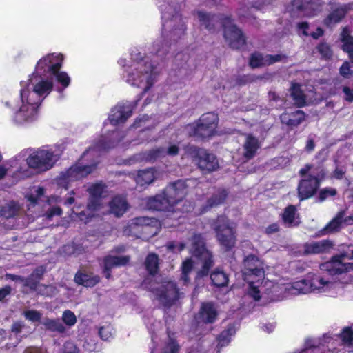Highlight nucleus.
<instances>
[{"mask_svg":"<svg viewBox=\"0 0 353 353\" xmlns=\"http://www.w3.org/2000/svg\"><path fill=\"white\" fill-rule=\"evenodd\" d=\"M63 59V54L52 52L38 60L32 74L20 82V99L23 108L37 109L50 94L54 83L52 77L50 75L60 69Z\"/></svg>","mask_w":353,"mask_h":353,"instance_id":"obj_1","label":"nucleus"},{"mask_svg":"<svg viewBox=\"0 0 353 353\" xmlns=\"http://www.w3.org/2000/svg\"><path fill=\"white\" fill-rule=\"evenodd\" d=\"M119 64L126 68L123 72V79L130 86L142 90V94L148 92L157 81L158 72L148 57L141 53L132 57V62L127 65L125 59H120Z\"/></svg>","mask_w":353,"mask_h":353,"instance_id":"obj_2","label":"nucleus"},{"mask_svg":"<svg viewBox=\"0 0 353 353\" xmlns=\"http://www.w3.org/2000/svg\"><path fill=\"white\" fill-rule=\"evenodd\" d=\"M162 10V38L152 44L151 52L158 57H164L168 51V44L165 40L168 38L176 40L185 31V26L180 14L170 6Z\"/></svg>","mask_w":353,"mask_h":353,"instance_id":"obj_3","label":"nucleus"},{"mask_svg":"<svg viewBox=\"0 0 353 353\" xmlns=\"http://www.w3.org/2000/svg\"><path fill=\"white\" fill-rule=\"evenodd\" d=\"M285 290L292 295L316 292L333 296L341 292V283L330 281L320 275L308 274L305 279L292 283Z\"/></svg>","mask_w":353,"mask_h":353,"instance_id":"obj_4","label":"nucleus"},{"mask_svg":"<svg viewBox=\"0 0 353 353\" xmlns=\"http://www.w3.org/2000/svg\"><path fill=\"white\" fill-rule=\"evenodd\" d=\"M242 271L244 279L249 283L248 294L255 301H259L260 294L265 290L263 282H260L264 278L263 262L255 255H248L243 259Z\"/></svg>","mask_w":353,"mask_h":353,"instance_id":"obj_5","label":"nucleus"},{"mask_svg":"<svg viewBox=\"0 0 353 353\" xmlns=\"http://www.w3.org/2000/svg\"><path fill=\"white\" fill-rule=\"evenodd\" d=\"M217 241L225 251L232 250L236 243V225L225 216H219L211 223Z\"/></svg>","mask_w":353,"mask_h":353,"instance_id":"obj_6","label":"nucleus"},{"mask_svg":"<svg viewBox=\"0 0 353 353\" xmlns=\"http://www.w3.org/2000/svg\"><path fill=\"white\" fill-rule=\"evenodd\" d=\"M299 174L305 176L298 187L299 196L301 200L306 199L314 194L319 186V178L325 174L321 167L314 168L312 165L307 164L300 170Z\"/></svg>","mask_w":353,"mask_h":353,"instance_id":"obj_7","label":"nucleus"},{"mask_svg":"<svg viewBox=\"0 0 353 353\" xmlns=\"http://www.w3.org/2000/svg\"><path fill=\"white\" fill-rule=\"evenodd\" d=\"M143 285L154 293L159 301L166 307L173 305L180 297V293L176 283L170 280H165L161 283L149 281L146 279Z\"/></svg>","mask_w":353,"mask_h":353,"instance_id":"obj_8","label":"nucleus"},{"mask_svg":"<svg viewBox=\"0 0 353 353\" xmlns=\"http://www.w3.org/2000/svg\"><path fill=\"white\" fill-rule=\"evenodd\" d=\"M59 156L52 148L43 147L30 154L26 161L30 168L43 172L51 169L59 159Z\"/></svg>","mask_w":353,"mask_h":353,"instance_id":"obj_9","label":"nucleus"},{"mask_svg":"<svg viewBox=\"0 0 353 353\" xmlns=\"http://www.w3.org/2000/svg\"><path fill=\"white\" fill-rule=\"evenodd\" d=\"M218 118L214 112L204 113L199 122L187 127L190 135L199 138H208L214 134L217 125Z\"/></svg>","mask_w":353,"mask_h":353,"instance_id":"obj_10","label":"nucleus"},{"mask_svg":"<svg viewBox=\"0 0 353 353\" xmlns=\"http://www.w3.org/2000/svg\"><path fill=\"white\" fill-rule=\"evenodd\" d=\"M190 250L192 255L203 261L202 269L198 272L199 276L208 274L210 268L213 265L212 255L205 246L201 234H194L191 239Z\"/></svg>","mask_w":353,"mask_h":353,"instance_id":"obj_11","label":"nucleus"},{"mask_svg":"<svg viewBox=\"0 0 353 353\" xmlns=\"http://www.w3.org/2000/svg\"><path fill=\"white\" fill-rule=\"evenodd\" d=\"M98 162L89 165H82L80 163L72 165L66 171L61 173L59 179V185L68 189V183L81 180L92 173L97 167Z\"/></svg>","mask_w":353,"mask_h":353,"instance_id":"obj_12","label":"nucleus"},{"mask_svg":"<svg viewBox=\"0 0 353 353\" xmlns=\"http://www.w3.org/2000/svg\"><path fill=\"white\" fill-rule=\"evenodd\" d=\"M290 94L294 104L299 108L317 101L323 97L319 92H314L305 85L296 83H292Z\"/></svg>","mask_w":353,"mask_h":353,"instance_id":"obj_13","label":"nucleus"},{"mask_svg":"<svg viewBox=\"0 0 353 353\" xmlns=\"http://www.w3.org/2000/svg\"><path fill=\"white\" fill-rule=\"evenodd\" d=\"M194 182V180L190 179L185 181L179 180L167 186L163 192L170 201H173V205L175 207L185 198L187 188Z\"/></svg>","mask_w":353,"mask_h":353,"instance_id":"obj_14","label":"nucleus"},{"mask_svg":"<svg viewBox=\"0 0 353 353\" xmlns=\"http://www.w3.org/2000/svg\"><path fill=\"white\" fill-rule=\"evenodd\" d=\"M105 185L101 182L92 184L88 188L90 197L87 204V211L89 216L98 215V212L101 210V197L105 192Z\"/></svg>","mask_w":353,"mask_h":353,"instance_id":"obj_15","label":"nucleus"},{"mask_svg":"<svg viewBox=\"0 0 353 353\" xmlns=\"http://www.w3.org/2000/svg\"><path fill=\"white\" fill-rule=\"evenodd\" d=\"M346 257L353 259V245H348L345 254L341 256L334 257L330 261L323 264V267L330 272L332 274H342L350 270H353L352 263H345L342 261V258Z\"/></svg>","mask_w":353,"mask_h":353,"instance_id":"obj_16","label":"nucleus"},{"mask_svg":"<svg viewBox=\"0 0 353 353\" xmlns=\"http://www.w3.org/2000/svg\"><path fill=\"white\" fill-rule=\"evenodd\" d=\"M224 37L229 45L234 48H239L245 43V38L241 31L238 29L228 17L223 21Z\"/></svg>","mask_w":353,"mask_h":353,"instance_id":"obj_17","label":"nucleus"},{"mask_svg":"<svg viewBox=\"0 0 353 353\" xmlns=\"http://www.w3.org/2000/svg\"><path fill=\"white\" fill-rule=\"evenodd\" d=\"M196 163L199 168L206 172H212L219 168V163L214 154L203 149H196Z\"/></svg>","mask_w":353,"mask_h":353,"instance_id":"obj_18","label":"nucleus"},{"mask_svg":"<svg viewBox=\"0 0 353 353\" xmlns=\"http://www.w3.org/2000/svg\"><path fill=\"white\" fill-rule=\"evenodd\" d=\"M147 206L149 209L154 210L175 212L173 201H170L163 192L149 198L147 201Z\"/></svg>","mask_w":353,"mask_h":353,"instance_id":"obj_19","label":"nucleus"},{"mask_svg":"<svg viewBox=\"0 0 353 353\" xmlns=\"http://www.w3.org/2000/svg\"><path fill=\"white\" fill-rule=\"evenodd\" d=\"M179 151V147L177 144L170 143L165 148H159L149 151L148 153L144 154V156L141 159L152 161L156 159L165 157L166 155L175 156L178 154Z\"/></svg>","mask_w":353,"mask_h":353,"instance_id":"obj_20","label":"nucleus"},{"mask_svg":"<svg viewBox=\"0 0 353 353\" xmlns=\"http://www.w3.org/2000/svg\"><path fill=\"white\" fill-rule=\"evenodd\" d=\"M333 247L334 244L330 240L312 241L304 245V252L307 254H323L330 252Z\"/></svg>","mask_w":353,"mask_h":353,"instance_id":"obj_21","label":"nucleus"},{"mask_svg":"<svg viewBox=\"0 0 353 353\" xmlns=\"http://www.w3.org/2000/svg\"><path fill=\"white\" fill-rule=\"evenodd\" d=\"M130 261L128 256H107L103 259V273L107 279L111 276V270L113 268L126 265Z\"/></svg>","mask_w":353,"mask_h":353,"instance_id":"obj_22","label":"nucleus"},{"mask_svg":"<svg viewBox=\"0 0 353 353\" xmlns=\"http://www.w3.org/2000/svg\"><path fill=\"white\" fill-rule=\"evenodd\" d=\"M109 213L117 217L122 216L128 210L129 204L124 196L117 195L109 202Z\"/></svg>","mask_w":353,"mask_h":353,"instance_id":"obj_23","label":"nucleus"},{"mask_svg":"<svg viewBox=\"0 0 353 353\" xmlns=\"http://www.w3.org/2000/svg\"><path fill=\"white\" fill-rule=\"evenodd\" d=\"M50 77H52L53 89L57 92H63L70 84L71 79L68 74L64 71L57 70Z\"/></svg>","mask_w":353,"mask_h":353,"instance_id":"obj_24","label":"nucleus"},{"mask_svg":"<svg viewBox=\"0 0 353 353\" xmlns=\"http://www.w3.org/2000/svg\"><path fill=\"white\" fill-rule=\"evenodd\" d=\"M259 147L260 144L258 139L253 137L252 134H247L243 145V156L245 160L253 158Z\"/></svg>","mask_w":353,"mask_h":353,"instance_id":"obj_25","label":"nucleus"},{"mask_svg":"<svg viewBox=\"0 0 353 353\" xmlns=\"http://www.w3.org/2000/svg\"><path fill=\"white\" fill-rule=\"evenodd\" d=\"M281 56H272V55H265L263 56L260 53H254L252 54L250 60V65L252 68H258L266 65L272 64L276 61L280 60Z\"/></svg>","mask_w":353,"mask_h":353,"instance_id":"obj_26","label":"nucleus"},{"mask_svg":"<svg viewBox=\"0 0 353 353\" xmlns=\"http://www.w3.org/2000/svg\"><path fill=\"white\" fill-rule=\"evenodd\" d=\"M282 123L291 128L297 126L305 119L304 112H284L280 117Z\"/></svg>","mask_w":353,"mask_h":353,"instance_id":"obj_27","label":"nucleus"},{"mask_svg":"<svg viewBox=\"0 0 353 353\" xmlns=\"http://www.w3.org/2000/svg\"><path fill=\"white\" fill-rule=\"evenodd\" d=\"M201 320L208 323H212L217 317V310L211 303H203L200 310Z\"/></svg>","mask_w":353,"mask_h":353,"instance_id":"obj_28","label":"nucleus"},{"mask_svg":"<svg viewBox=\"0 0 353 353\" xmlns=\"http://www.w3.org/2000/svg\"><path fill=\"white\" fill-rule=\"evenodd\" d=\"M151 220L145 217H137L132 219L128 225L124 229L123 232L126 235H132L134 234L132 230H136L137 228L142 227L143 230L146 232L149 228V225L150 223Z\"/></svg>","mask_w":353,"mask_h":353,"instance_id":"obj_29","label":"nucleus"},{"mask_svg":"<svg viewBox=\"0 0 353 353\" xmlns=\"http://www.w3.org/2000/svg\"><path fill=\"white\" fill-rule=\"evenodd\" d=\"M345 212L341 211L337 213L336 216L332 219L323 228V234H328L339 231L343 223V216Z\"/></svg>","mask_w":353,"mask_h":353,"instance_id":"obj_30","label":"nucleus"},{"mask_svg":"<svg viewBox=\"0 0 353 353\" xmlns=\"http://www.w3.org/2000/svg\"><path fill=\"white\" fill-rule=\"evenodd\" d=\"M283 220L288 227L296 226L300 223V219L296 212L294 206L290 205L285 209Z\"/></svg>","mask_w":353,"mask_h":353,"instance_id":"obj_31","label":"nucleus"},{"mask_svg":"<svg viewBox=\"0 0 353 353\" xmlns=\"http://www.w3.org/2000/svg\"><path fill=\"white\" fill-rule=\"evenodd\" d=\"M157 178V173L153 168L140 170L136 177V182L140 185H149Z\"/></svg>","mask_w":353,"mask_h":353,"instance_id":"obj_32","label":"nucleus"},{"mask_svg":"<svg viewBox=\"0 0 353 353\" xmlns=\"http://www.w3.org/2000/svg\"><path fill=\"white\" fill-rule=\"evenodd\" d=\"M12 118L17 125L29 123L37 118V112H13Z\"/></svg>","mask_w":353,"mask_h":353,"instance_id":"obj_33","label":"nucleus"},{"mask_svg":"<svg viewBox=\"0 0 353 353\" xmlns=\"http://www.w3.org/2000/svg\"><path fill=\"white\" fill-rule=\"evenodd\" d=\"M115 145L114 143L112 142L110 144L107 143V139L102 138L99 143L93 148H89L83 154L82 157L85 158L88 156H94L95 154L105 152L108 149L113 148Z\"/></svg>","mask_w":353,"mask_h":353,"instance_id":"obj_34","label":"nucleus"},{"mask_svg":"<svg viewBox=\"0 0 353 353\" xmlns=\"http://www.w3.org/2000/svg\"><path fill=\"white\" fill-rule=\"evenodd\" d=\"M98 276H93L82 272H77L74 276V281L79 284L85 287H93L99 282Z\"/></svg>","mask_w":353,"mask_h":353,"instance_id":"obj_35","label":"nucleus"},{"mask_svg":"<svg viewBox=\"0 0 353 353\" xmlns=\"http://www.w3.org/2000/svg\"><path fill=\"white\" fill-rule=\"evenodd\" d=\"M212 283L217 287H223L228 283V276L223 271L216 269L210 275Z\"/></svg>","mask_w":353,"mask_h":353,"instance_id":"obj_36","label":"nucleus"},{"mask_svg":"<svg viewBox=\"0 0 353 353\" xmlns=\"http://www.w3.org/2000/svg\"><path fill=\"white\" fill-rule=\"evenodd\" d=\"M19 210V206L14 201H10L0 208V216L6 219L15 216Z\"/></svg>","mask_w":353,"mask_h":353,"instance_id":"obj_37","label":"nucleus"},{"mask_svg":"<svg viewBox=\"0 0 353 353\" xmlns=\"http://www.w3.org/2000/svg\"><path fill=\"white\" fill-rule=\"evenodd\" d=\"M341 40L343 43V49L349 54V57L353 61V37L349 35L348 30L345 28L341 33Z\"/></svg>","mask_w":353,"mask_h":353,"instance_id":"obj_38","label":"nucleus"},{"mask_svg":"<svg viewBox=\"0 0 353 353\" xmlns=\"http://www.w3.org/2000/svg\"><path fill=\"white\" fill-rule=\"evenodd\" d=\"M145 266L151 276H154L159 268V258L155 254H150L145 259Z\"/></svg>","mask_w":353,"mask_h":353,"instance_id":"obj_39","label":"nucleus"},{"mask_svg":"<svg viewBox=\"0 0 353 353\" xmlns=\"http://www.w3.org/2000/svg\"><path fill=\"white\" fill-rule=\"evenodd\" d=\"M141 96L134 99H123L120 101L116 105L117 110H132L138 108V103L141 99Z\"/></svg>","mask_w":353,"mask_h":353,"instance_id":"obj_40","label":"nucleus"},{"mask_svg":"<svg viewBox=\"0 0 353 353\" xmlns=\"http://www.w3.org/2000/svg\"><path fill=\"white\" fill-rule=\"evenodd\" d=\"M340 339L345 346L353 350V324L343 329Z\"/></svg>","mask_w":353,"mask_h":353,"instance_id":"obj_41","label":"nucleus"},{"mask_svg":"<svg viewBox=\"0 0 353 353\" xmlns=\"http://www.w3.org/2000/svg\"><path fill=\"white\" fill-rule=\"evenodd\" d=\"M236 332V329L234 325H230L228 328L223 330L218 337V345L221 347L225 346L229 344L230 341V336L234 335Z\"/></svg>","mask_w":353,"mask_h":353,"instance_id":"obj_42","label":"nucleus"},{"mask_svg":"<svg viewBox=\"0 0 353 353\" xmlns=\"http://www.w3.org/2000/svg\"><path fill=\"white\" fill-rule=\"evenodd\" d=\"M43 324L49 330L63 333L65 331V327L59 319H44Z\"/></svg>","mask_w":353,"mask_h":353,"instance_id":"obj_43","label":"nucleus"},{"mask_svg":"<svg viewBox=\"0 0 353 353\" xmlns=\"http://www.w3.org/2000/svg\"><path fill=\"white\" fill-rule=\"evenodd\" d=\"M227 193L225 190L219 191L217 193L214 194L210 199H208L207 206L205 207L203 212L207 211L210 208H212L221 204L225 199Z\"/></svg>","mask_w":353,"mask_h":353,"instance_id":"obj_44","label":"nucleus"},{"mask_svg":"<svg viewBox=\"0 0 353 353\" xmlns=\"http://www.w3.org/2000/svg\"><path fill=\"white\" fill-rule=\"evenodd\" d=\"M193 263L194 262L192 259H188L182 263L181 280L183 281V283L185 285L190 283V280L188 275L193 268Z\"/></svg>","mask_w":353,"mask_h":353,"instance_id":"obj_45","label":"nucleus"},{"mask_svg":"<svg viewBox=\"0 0 353 353\" xmlns=\"http://www.w3.org/2000/svg\"><path fill=\"white\" fill-rule=\"evenodd\" d=\"M84 248L81 245L74 243H68L62 248V252L68 256H78L83 253Z\"/></svg>","mask_w":353,"mask_h":353,"instance_id":"obj_46","label":"nucleus"},{"mask_svg":"<svg viewBox=\"0 0 353 353\" xmlns=\"http://www.w3.org/2000/svg\"><path fill=\"white\" fill-rule=\"evenodd\" d=\"M346 10L345 7H340L335 10L326 19V23L331 26L333 23H338L345 15Z\"/></svg>","mask_w":353,"mask_h":353,"instance_id":"obj_47","label":"nucleus"},{"mask_svg":"<svg viewBox=\"0 0 353 353\" xmlns=\"http://www.w3.org/2000/svg\"><path fill=\"white\" fill-rule=\"evenodd\" d=\"M132 112H114L109 117L110 123L112 125H117L124 123L131 116Z\"/></svg>","mask_w":353,"mask_h":353,"instance_id":"obj_48","label":"nucleus"},{"mask_svg":"<svg viewBox=\"0 0 353 353\" xmlns=\"http://www.w3.org/2000/svg\"><path fill=\"white\" fill-rule=\"evenodd\" d=\"M44 194V189L41 187H38L32 190L29 195L26 196L28 201L30 202V205L34 207L37 205L39 201Z\"/></svg>","mask_w":353,"mask_h":353,"instance_id":"obj_49","label":"nucleus"},{"mask_svg":"<svg viewBox=\"0 0 353 353\" xmlns=\"http://www.w3.org/2000/svg\"><path fill=\"white\" fill-rule=\"evenodd\" d=\"M37 292L43 296H50L57 294V290L56 287L52 285H39Z\"/></svg>","mask_w":353,"mask_h":353,"instance_id":"obj_50","label":"nucleus"},{"mask_svg":"<svg viewBox=\"0 0 353 353\" xmlns=\"http://www.w3.org/2000/svg\"><path fill=\"white\" fill-rule=\"evenodd\" d=\"M62 320L68 327L73 326L77 322L76 316L72 311L69 310L63 312L62 315Z\"/></svg>","mask_w":353,"mask_h":353,"instance_id":"obj_51","label":"nucleus"},{"mask_svg":"<svg viewBox=\"0 0 353 353\" xmlns=\"http://www.w3.org/2000/svg\"><path fill=\"white\" fill-rule=\"evenodd\" d=\"M179 350V345L172 339H169V341L163 347L162 353H178Z\"/></svg>","mask_w":353,"mask_h":353,"instance_id":"obj_52","label":"nucleus"},{"mask_svg":"<svg viewBox=\"0 0 353 353\" xmlns=\"http://www.w3.org/2000/svg\"><path fill=\"white\" fill-rule=\"evenodd\" d=\"M23 283L25 286L28 287L30 289L34 291H37L38 290L39 285H41L39 283V281L33 277L32 274H30L28 277L25 278Z\"/></svg>","mask_w":353,"mask_h":353,"instance_id":"obj_53","label":"nucleus"},{"mask_svg":"<svg viewBox=\"0 0 353 353\" xmlns=\"http://www.w3.org/2000/svg\"><path fill=\"white\" fill-rule=\"evenodd\" d=\"M112 330L110 326L102 327L99 330V335L103 340L108 341L112 336Z\"/></svg>","mask_w":353,"mask_h":353,"instance_id":"obj_54","label":"nucleus"},{"mask_svg":"<svg viewBox=\"0 0 353 353\" xmlns=\"http://www.w3.org/2000/svg\"><path fill=\"white\" fill-rule=\"evenodd\" d=\"M25 317L32 322L39 321L41 314L36 310H28L24 312Z\"/></svg>","mask_w":353,"mask_h":353,"instance_id":"obj_55","label":"nucleus"},{"mask_svg":"<svg viewBox=\"0 0 353 353\" xmlns=\"http://www.w3.org/2000/svg\"><path fill=\"white\" fill-rule=\"evenodd\" d=\"M336 194V190L334 188H327L321 190L319 194V199L321 201H324L330 196H334Z\"/></svg>","mask_w":353,"mask_h":353,"instance_id":"obj_56","label":"nucleus"},{"mask_svg":"<svg viewBox=\"0 0 353 353\" xmlns=\"http://www.w3.org/2000/svg\"><path fill=\"white\" fill-rule=\"evenodd\" d=\"M318 50L320 54L324 58H329L332 54L330 47L325 43L320 44L318 47Z\"/></svg>","mask_w":353,"mask_h":353,"instance_id":"obj_57","label":"nucleus"},{"mask_svg":"<svg viewBox=\"0 0 353 353\" xmlns=\"http://www.w3.org/2000/svg\"><path fill=\"white\" fill-rule=\"evenodd\" d=\"M343 92L345 101L349 102L353 101V84L351 86H344Z\"/></svg>","mask_w":353,"mask_h":353,"instance_id":"obj_58","label":"nucleus"},{"mask_svg":"<svg viewBox=\"0 0 353 353\" xmlns=\"http://www.w3.org/2000/svg\"><path fill=\"white\" fill-rule=\"evenodd\" d=\"M167 248L173 252H181L185 248V244L183 243L170 242L167 245Z\"/></svg>","mask_w":353,"mask_h":353,"instance_id":"obj_59","label":"nucleus"},{"mask_svg":"<svg viewBox=\"0 0 353 353\" xmlns=\"http://www.w3.org/2000/svg\"><path fill=\"white\" fill-rule=\"evenodd\" d=\"M340 74L344 77H349L352 75V71L350 70V65L348 62H345L340 68Z\"/></svg>","mask_w":353,"mask_h":353,"instance_id":"obj_60","label":"nucleus"},{"mask_svg":"<svg viewBox=\"0 0 353 353\" xmlns=\"http://www.w3.org/2000/svg\"><path fill=\"white\" fill-rule=\"evenodd\" d=\"M63 353H79V350L73 343L67 342L64 344Z\"/></svg>","mask_w":353,"mask_h":353,"instance_id":"obj_61","label":"nucleus"},{"mask_svg":"<svg viewBox=\"0 0 353 353\" xmlns=\"http://www.w3.org/2000/svg\"><path fill=\"white\" fill-rule=\"evenodd\" d=\"M45 272L46 268L43 266H39L37 267L31 274L33 277L36 278L38 281H40Z\"/></svg>","mask_w":353,"mask_h":353,"instance_id":"obj_62","label":"nucleus"},{"mask_svg":"<svg viewBox=\"0 0 353 353\" xmlns=\"http://www.w3.org/2000/svg\"><path fill=\"white\" fill-rule=\"evenodd\" d=\"M62 210L59 207H53L46 213V218L50 219L54 215H61Z\"/></svg>","mask_w":353,"mask_h":353,"instance_id":"obj_63","label":"nucleus"},{"mask_svg":"<svg viewBox=\"0 0 353 353\" xmlns=\"http://www.w3.org/2000/svg\"><path fill=\"white\" fill-rule=\"evenodd\" d=\"M300 353H321L319 347L312 346L303 350Z\"/></svg>","mask_w":353,"mask_h":353,"instance_id":"obj_64","label":"nucleus"}]
</instances>
